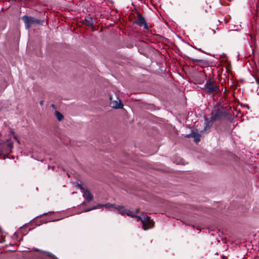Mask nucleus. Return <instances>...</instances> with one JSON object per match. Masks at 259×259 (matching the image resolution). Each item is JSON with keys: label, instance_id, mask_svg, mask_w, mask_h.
<instances>
[{"label": "nucleus", "instance_id": "nucleus-22", "mask_svg": "<svg viewBox=\"0 0 259 259\" xmlns=\"http://www.w3.org/2000/svg\"><path fill=\"white\" fill-rule=\"evenodd\" d=\"M258 90H259V86H258V89L257 91H258ZM258 94H259V91H258Z\"/></svg>", "mask_w": 259, "mask_h": 259}, {"label": "nucleus", "instance_id": "nucleus-6", "mask_svg": "<svg viewBox=\"0 0 259 259\" xmlns=\"http://www.w3.org/2000/svg\"><path fill=\"white\" fill-rule=\"evenodd\" d=\"M110 100L111 101L110 106L112 108L114 109H120L122 107L123 105L120 99L116 95H115L114 97L110 96Z\"/></svg>", "mask_w": 259, "mask_h": 259}, {"label": "nucleus", "instance_id": "nucleus-1", "mask_svg": "<svg viewBox=\"0 0 259 259\" xmlns=\"http://www.w3.org/2000/svg\"><path fill=\"white\" fill-rule=\"evenodd\" d=\"M34 252L29 254L32 259H58L54 255L48 252L39 251L38 249H34Z\"/></svg>", "mask_w": 259, "mask_h": 259}, {"label": "nucleus", "instance_id": "nucleus-20", "mask_svg": "<svg viewBox=\"0 0 259 259\" xmlns=\"http://www.w3.org/2000/svg\"><path fill=\"white\" fill-rule=\"evenodd\" d=\"M48 214V213H44V214H42V215H47Z\"/></svg>", "mask_w": 259, "mask_h": 259}, {"label": "nucleus", "instance_id": "nucleus-10", "mask_svg": "<svg viewBox=\"0 0 259 259\" xmlns=\"http://www.w3.org/2000/svg\"><path fill=\"white\" fill-rule=\"evenodd\" d=\"M115 209L117 210L119 213L122 215L126 214L127 216H130V210L126 209L123 205H116Z\"/></svg>", "mask_w": 259, "mask_h": 259}, {"label": "nucleus", "instance_id": "nucleus-23", "mask_svg": "<svg viewBox=\"0 0 259 259\" xmlns=\"http://www.w3.org/2000/svg\"><path fill=\"white\" fill-rule=\"evenodd\" d=\"M0 231H1V228L0 227Z\"/></svg>", "mask_w": 259, "mask_h": 259}, {"label": "nucleus", "instance_id": "nucleus-3", "mask_svg": "<svg viewBox=\"0 0 259 259\" xmlns=\"http://www.w3.org/2000/svg\"><path fill=\"white\" fill-rule=\"evenodd\" d=\"M132 5L134 6V9H135L136 14L135 15L131 12V17L133 15L134 18L135 19V20L133 22V24H136L141 27L143 26L145 29H148V26L145 18L140 14V12L136 9V7L133 3H132Z\"/></svg>", "mask_w": 259, "mask_h": 259}, {"label": "nucleus", "instance_id": "nucleus-15", "mask_svg": "<svg viewBox=\"0 0 259 259\" xmlns=\"http://www.w3.org/2000/svg\"><path fill=\"white\" fill-rule=\"evenodd\" d=\"M55 116L59 121H62L64 118L63 115L58 111H56L55 113Z\"/></svg>", "mask_w": 259, "mask_h": 259}, {"label": "nucleus", "instance_id": "nucleus-7", "mask_svg": "<svg viewBox=\"0 0 259 259\" xmlns=\"http://www.w3.org/2000/svg\"><path fill=\"white\" fill-rule=\"evenodd\" d=\"M21 19L25 23V28L27 29L34 24L33 17L24 15L22 17Z\"/></svg>", "mask_w": 259, "mask_h": 259}, {"label": "nucleus", "instance_id": "nucleus-18", "mask_svg": "<svg viewBox=\"0 0 259 259\" xmlns=\"http://www.w3.org/2000/svg\"><path fill=\"white\" fill-rule=\"evenodd\" d=\"M51 107L52 108L54 109H56V106H55L54 104H52V105H51Z\"/></svg>", "mask_w": 259, "mask_h": 259}, {"label": "nucleus", "instance_id": "nucleus-13", "mask_svg": "<svg viewBox=\"0 0 259 259\" xmlns=\"http://www.w3.org/2000/svg\"><path fill=\"white\" fill-rule=\"evenodd\" d=\"M83 197L88 202H90L93 198V196L91 194V192L87 189H86L83 193Z\"/></svg>", "mask_w": 259, "mask_h": 259}, {"label": "nucleus", "instance_id": "nucleus-11", "mask_svg": "<svg viewBox=\"0 0 259 259\" xmlns=\"http://www.w3.org/2000/svg\"><path fill=\"white\" fill-rule=\"evenodd\" d=\"M85 24L91 28L94 27L96 23V21L94 20L90 15L86 16L84 18Z\"/></svg>", "mask_w": 259, "mask_h": 259}, {"label": "nucleus", "instance_id": "nucleus-5", "mask_svg": "<svg viewBox=\"0 0 259 259\" xmlns=\"http://www.w3.org/2000/svg\"><path fill=\"white\" fill-rule=\"evenodd\" d=\"M13 147L12 143L5 142L0 140V155L8 154L11 152V149Z\"/></svg>", "mask_w": 259, "mask_h": 259}, {"label": "nucleus", "instance_id": "nucleus-8", "mask_svg": "<svg viewBox=\"0 0 259 259\" xmlns=\"http://www.w3.org/2000/svg\"><path fill=\"white\" fill-rule=\"evenodd\" d=\"M116 205V204H110V203H107L106 204H104V205H103V204H98V205H95V206H93L92 207L85 208L84 210V212H88V211H90L91 210H92L98 208L102 207L103 206H105L107 208H110V207H111V208H115Z\"/></svg>", "mask_w": 259, "mask_h": 259}, {"label": "nucleus", "instance_id": "nucleus-21", "mask_svg": "<svg viewBox=\"0 0 259 259\" xmlns=\"http://www.w3.org/2000/svg\"><path fill=\"white\" fill-rule=\"evenodd\" d=\"M48 222H51V221L50 220H47Z\"/></svg>", "mask_w": 259, "mask_h": 259}, {"label": "nucleus", "instance_id": "nucleus-2", "mask_svg": "<svg viewBox=\"0 0 259 259\" xmlns=\"http://www.w3.org/2000/svg\"><path fill=\"white\" fill-rule=\"evenodd\" d=\"M131 217H137L138 220H140L143 224L145 230L152 228L154 226V222L150 219V217L147 215H142L141 216H136L133 212L131 211Z\"/></svg>", "mask_w": 259, "mask_h": 259}, {"label": "nucleus", "instance_id": "nucleus-16", "mask_svg": "<svg viewBox=\"0 0 259 259\" xmlns=\"http://www.w3.org/2000/svg\"><path fill=\"white\" fill-rule=\"evenodd\" d=\"M44 23V20L38 19L34 17V24L42 25Z\"/></svg>", "mask_w": 259, "mask_h": 259}, {"label": "nucleus", "instance_id": "nucleus-4", "mask_svg": "<svg viewBox=\"0 0 259 259\" xmlns=\"http://www.w3.org/2000/svg\"><path fill=\"white\" fill-rule=\"evenodd\" d=\"M204 90L206 93L213 94L214 92H218L219 91V86L215 81L209 79L206 80L204 85Z\"/></svg>", "mask_w": 259, "mask_h": 259}, {"label": "nucleus", "instance_id": "nucleus-14", "mask_svg": "<svg viewBox=\"0 0 259 259\" xmlns=\"http://www.w3.org/2000/svg\"><path fill=\"white\" fill-rule=\"evenodd\" d=\"M188 138H189L190 137H192L194 139V142L196 143H198L200 140V134L192 132L190 135H188L187 136Z\"/></svg>", "mask_w": 259, "mask_h": 259}, {"label": "nucleus", "instance_id": "nucleus-9", "mask_svg": "<svg viewBox=\"0 0 259 259\" xmlns=\"http://www.w3.org/2000/svg\"><path fill=\"white\" fill-rule=\"evenodd\" d=\"M227 115L226 112L222 109H218L215 113L211 116L212 120L215 121L219 120L223 117Z\"/></svg>", "mask_w": 259, "mask_h": 259}, {"label": "nucleus", "instance_id": "nucleus-12", "mask_svg": "<svg viewBox=\"0 0 259 259\" xmlns=\"http://www.w3.org/2000/svg\"><path fill=\"white\" fill-rule=\"evenodd\" d=\"M204 128L202 131H201V133L207 131L209 129L212 125L213 121L212 117H211V119H209L208 118L206 117V116H204Z\"/></svg>", "mask_w": 259, "mask_h": 259}, {"label": "nucleus", "instance_id": "nucleus-19", "mask_svg": "<svg viewBox=\"0 0 259 259\" xmlns=\"http://www.w3.org/2000/svg\"><path fill=\"white\" fill-rule=\"evenodd\" d=\"M43 103H44V101H40L39 104H40V105H42Z\"/></svg>", "mask_w": 259, "mask_h": 259}, {"label": "nucleus", "instance_id": "nucleus-17", "mask_svg": "<svg viewBox=\"0 0 259 259\" xmlns=\"http://www.w3.org/2000/svg\"><path fill=\"white\" fill-rule=\"evenodd\" d=\"M78 187L81 189V190H85L86 189L84 188V187H83L81 184H78Z\"/></svg>", "mask_w": 259, "mask_h": 259}]
</instances>
